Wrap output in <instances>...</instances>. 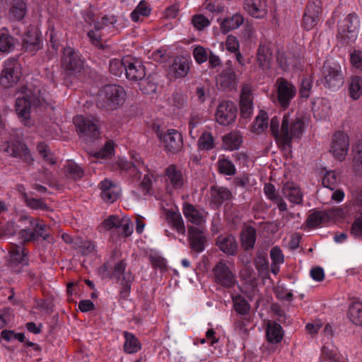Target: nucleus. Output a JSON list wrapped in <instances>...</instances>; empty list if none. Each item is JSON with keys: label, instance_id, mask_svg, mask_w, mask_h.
Here are the masks:
<instances>
[{"label": "nucleus", "instance_id": "31", "mask_svg": "<svg viewBox=\"0 0 362 362\" xmlns=\"http://www.w3.org/2000/svg\"><path fill=\"white\" fill-rule=\"evenodd\" d=\"M348 95L353 100H357L362 96V77L353 75L347 79Z\"/></svg>", "mask_w": 362, "mask_h": 362}, {"label": "nucleus", "instance_id": "39", "mask_svg": "<svg viewBox=\"0 0 362 362\" xmlns=\"http://www.w3.org/2000/svg\"><path fill=\"white\" fill-rule=\"evenodd\" d=\"M223 148L228 151H234L240 148L243 139L238 132H232L223 137Z\"/></svg>", "mask_w": 362, "mask_h": 362}, {"label": "nucleus", "instance_id": "3", "mask_svg": "<svg viewBox=\"0 0 362 362\" xmlns=\"http://www.w3.org/2000/svg\"><path fill=\"white\" fill-rule=\"evenodd\" d=\"M21 90L23 95L18 97L16 100V112L24 125L30 126L31 107H38L42 105L40 90L28 86L22 87Z\"/></svg>", "mask_w": 362, "mask_h": 362}, {"label": "nucleus", "instance_id": "41", "mask_svg": "<svg viewBox=\"0 0 362 362\" xmlns=\"http://www.w3.org/2000/svg\"><path fill=\"white\" fill-rule=\"evenodd\" d=\"M321 357L331 362H348V359L340 354L338 349L332 344L322 348Z\"/></svg>", "mask_w": 362, "mask_h": 362}, {"label": "nucleus", "instance_id": "10", "mask_svg": "<svg viewBox=\"0 0 362 362\" xmlns=\"http://www.w3.org/2000/svg\"><path fill=\"white\" fill-rule=\"evenodd\" d=\"M62 66L71 75L80 72L83 67V62L79 54L71 47H65L62 57Z\"/></svg>", "mask_w": 362, "mask_h": 362}, {"label": "nucleus", "instance_id": "11", "mask_svg": "<svg viewBox=\"0 0 362 362\" xmlns=\"http://www.w3.org/2000/svg\"><path fill=\"white\" fill-rule=\"evenodd\" d=\"M349 148V139L346 134L342 132H336L329 148V152L334 158L343 161Z\"/></svg>", "mask_w": 362, "mask_h": 362}, {"label": "nucleus", "instance_id": "19", "mask_svg": "<svg viewBox=\"0 0 362 362\" xmlns=\"http://www.w3.org/2000/svg\"><path fill=\"white\" fill-rule=\"evenodd\" d=\"M188 239L190 247L194 251L200 253L204 250L207 239L205 230L202 227H189Z\"/></svg>", "mask_w": 362, "mask_h": 362}, {"label": "nucleus", "instance_id": "16", "mask_svg": "<svg viewBox=\"0 0 362 362\" xmlns=\"http://www.w3.org/2000/svg\"><path fill=\"white\" fill-rule=\"evenodd\" d=\"M166 189L169 192L181 189L185 182L182 171L175 165H169L165 170Z\"/></svg>", "mask_w": 362, "mask_h": 362}, {"label": "nucleus", "instance_id": "62", "mask_svg": "<svg viewBox=\"0 0 362 362\" xmlns=\"http://www.w3.org/2000/svg\"><path fill=\"white\" fill-rule=\"evenodd\" d=\"M193 57L196 62L201 64L208 59V53L204 47L197 45L193 49Z\"/></svg>", "mask_w": 362, "mask_h": 362}, {"label": "nucleus", "instance_id": "22", "mask_svg": "<svg viewBox=\"0 0 362 362\" xmlns=\"http://www.w3.org/2000/svg\"><path fill=\"white\" fill-rule=\"evenodd\" d=\"M100 197L102 199L107 203H113L119 197L121 193L120 187L112 181L105 179L99 184Z\"/></svg>", "mask_w": 362, "mask_h": 362}, {"label": "nucleus", "instance_id": "38", "mask_svg": "<svg viewBox=\"0 0 362 362\" xmlns=\"http://www.w3.org/2000/svg\"><path fill=\"white\" fill-rule=\"evenodd\" d=\"M124 351L128 354L137 353L141 349V344L139 339L132 333L124 332Z\"/></svg>", "mask_w": 362, "mask_h": 362}, {"label": "nucleus", "instance_id": "46", "mask_svg": "<svg viewBox=\"0 0 362 362\" xmlns=\"http://www.w3.org/2000/svg\"><path fill=\"white\" fill-rule=\"evenodd\" d=\"M15 47V39L8 33L6 28L0 30V51L8 52Z\"/></svg>", "mask_w": 362, "mask_h": 362}, {"label": "nucleus", "instance_id": "35", "mask_svg": "<svg viewBox=\"0 0 362 362\" xmlns=\"http://www.w3.org/2000/svg\"><path fill=\"white\" fill-rule=\"evenodd\" d=\"M282 192L291 202L296 204H301L303 195L299 187L294 182H286L282 188Z\"/></svg>", "mask_w": 362, "mask_h": 362}, {"label": "nucleus", "instance_id": "14", "mask_svg": "<svg viewBox=\"0 0 362 362\" xmlns=\"http://www.w3.org/2000/svg\"><path fill=\"white\" fill-rule=\"evenodd\" d=\"M157 135L163 146L168 152L175 153L182 146V135L176 129H170L165 132H158Z\"/></svg>", "mask_w": 362, "mask_h": 362}, {"label": "nucleus", "instance_id": "58", "mask_svg": "<svg viewBox=\"0 0 362 362\" xmlns=\"http://www.w3.org/2000/svg\"><path fill=\"white\" fill-rule=\"evenodd\" d=\"M218 165L221 173L227 175H233L235 174V167L230 160L226 158L219 159Z\"/></svg>", "mask_w": 362, "mask_h": 362}, {"label": "nucleus", "instance_id": "44", "mask_svg": "<svg viewBox=\"0 0 362 362\" xmlns=\"http://www.w3.org/2000/svg\"><path fill=\"white\" fill-rule=\"evenodd\" d=\"M151 13L150 5L145 1H141L131 13V19L134 22H139L143 18L148 16Z\"/></svg>", "mask_w": 362, "mask_h": 362}, {"label": "nucleus", "instance_id": "37", "mask_svg": "<svg viewBox=\"0 0 362 362\" xmlns=\"http://www.w3.org/2000/svg\"><path fill=\"white\" fill-rule=\"evenodd\" d=\"M189 71V63L184 58H176L170 68V71L175 78H184Z\"/></svg>", "mask_w": 362, "mask_h": 362}, {"label": "nucleus", "instance_id": "47", "mask_svg": "<svg viewBox=\"0 0 362 362\" xmlns=\"http://www.w3.org/2000/svg\"><path fill=\"white\" fill-rule=\"evenodd\" d=\"M243 247L246 249L253 248L256 240V231L252 227L245 228L240 235Z\"/></svg>", "mask_w": 362, "mask_h": 362}, {"label": "nucleus", "instance_id": "63", "mask_svg": "<svg viewBox=\"0 0 362 362\" xmlns=\"http://www.w3.org/2000/svg\"><path fill=\"white\" fill-rule=\"evenodd\" d=\"M350 62L355 69L362 71V51L353 50L350 54Z\"/></svg>", "mask_w": 362, "mask_h": 362}, {"label": "nucleus", "instance_id": "52", "mask_svg": "<svg viewBox=\"0 0 362 362\" xmlns=\"http://www.w3.org/2000/svg\"><path fill=\"white\" fill-rule=\"evenodd\" d=\"M134 162L132 164L131 163L122 159L119 161V166L121 168L125 170H131L132 172L137 171L138 173L141 174L142 170L144 172L146 171V166H144V163L141 160H137L136 158H134Z\"/></svg>", "mask_w": 362, "mask_h": 362}, {"label": "nucleus", "instance_id": "2", "mask_svg": "<svg viewBox=\"0 0 362 362\" xmlns=\"http://www.w3.org/2000/svg\"><path fill=\"white\" fill-rule=\"evenodd\" d=\"M127 93L119 85L109 84L102 87L94 95V103L99 108L114 111L121 107L126 102Z\"/></svg>", "mask_w": 362, "mask_h": 362}, {"label": "nucleus", "instance_id": "21", "mask_svg": "<svg viewBox=\"0 0 362 362\" xmlns=\"http://www.w3.org/2000/svg\"><path fill=\"white\" fill-rule=\"evenodd\" d=\"M73 121L80 141L87 145L86 151L90 155L88 151V143L90 141V119L83 115H76Z\"/></svg>", "mask_w": 362, "mask_h": 362}, {"label": "nucleus", "instance_id": "6", "mask_svg": "<svg viewBox=\"0 0 362 362\" xmlns=\"http://www.w3.org/2000/svg\"><path fill=\"white\" fill-rule=\"evenodd\" d=\"M212 273L215 283L222 287L233 288L238 284L235 272L223 259L215 264Z\"/></svg>", "mask_w": 362, "mask_h": 362}, {"label": "nucleus", "instance_id": "33", "mask_svg": "<svg viewBox=\"0 0 362 362\" xmlns=\"http://www.w3.org/2000/svg\"><path fill=\"white\" fill-rule=\"evenodd\" d=\"M341 213L340 209H337L332 211L330 214H327L325 211H317L311 214L308 219V226L312 228L319 226L320 225L326 223L331 216H334L336 214Z\"/></svg>", "mask_w": 362, "mask_h": 362}, {"label": "nucleus", "instance_id": "64", "mask_svg": "<svg viewBox=\"0 0 362 362\" xmlns=\"http://www.w3.org/2000/svg\"><path fill=\"white\" fill-rule=\"evenodd\" d=\"M139 89L144 94H151L156 90V83L149 81L148 78H144L139 83Z\"/></svg>", "mask_w": 362, "mask_h": 362}, {"label": "nucleus", "instance_id": "17", "mask_svg": "<svg viewBox=\"0 0 362 362\" xmlns=\"http://www.w3.org/2000/svg\"><path fill=\"white\" fill-rule=\"evenodd\" d=\"M42 48L40 34L33 26H29L25 32L22 42V49L34 54Z\"/></svg>", "mask_w": 362, "mask_h": 362}, {"label": "nucleus", "instance_id": "4", "mask_svg": "<svg viewBox=\"0 0 362 362\" xmlns=\"http://www.w3.org/2000/svg\"><path fill=\"white\" fill-rule=\"evenodd\" d=\"M360 20L356 13H349L339 21L337 39L343 44L354 42L358 37Z\"/></svg>", "mask_w": 362, "mask_h": 362}, {"label": "nucleus", "instance_id": "53", "mask_svg": "<svg viewBox=\"0 0 362 362\" xmlns=\"http://www.w3.org/2000/svg\"><path fill=\"white\" fill-rule=\"evenodd\" d=\"M22 197L27 206L31 209L48 210L47 205L42 199L30 198L25 192L22 193Z\"/></svg>", "mask_w": 362, "mask_h": 362}, {"label": "nucleus", "instance_id": "59", "mask_svg": "<svg viewBox=\"0 0 362 362\" xmlns=\"http://www.w3.org/2000/svg\"><path fill=\"white\" fill-rule=\"evenodd\" d=\"M267 117L265 112H261L258 115L252 125V131L256 133L263 132L267 127Z\"/></svg>", "mask_w": 362, "mask_h": 362}, {"label": "nucleus", "instance_id": "55", "mask_svg": "<svg viewBox=\"0 0 362 362\" xmlns=\"http://www.w3.org/2000/svg\"><path fill=\"white\" fill-rule=\"evenodd\" d=\"M192 24L197 30H203L210 25L209 19L203 14H195L192 17Z\"/></svg>", "mask_w": 362, "mask_h": 362}, {"label": "nucleus", "instance_id": "32", "mask_svg": "<svg viewBox=\"0 0 362 362\" xmlns=\"http://www.w3.org/2000/svg\"><path fill=\"white\" fill-rule=\"evenodd\" d=\"M27 13V5L25 0H13L8 10V18L11 21H22Z\"/></svg>", "mask_w": 362, "mask_h": 362}, {"label": "nucleus", "instance_id": "18", "mask_svg": "<svg viewBox=\"0 0 362 362\" xmlns=\"http://www.w3.org/2000/svg\"><path fill=\"white\" fill-rule=\"evenodd\" d=\"M4 151L12 157L21 159L28 165H33L35 160L27 146L20 141L8 144Z\"/></svg>", "mask_w": 362, "mask_h": 362}, {"label": "nucleus", "instance_id": "26", "mask_svg": "<svg viewBox=\"0 0 362 362\" xmlns=\"http://www.w3.org/2000/svg\"><path fill=\"white\" fill-rule=\"evenodd\" d=\"M182 211L186 219L194 225L202 226L206 221V213L190 204L185 203Z\"/></svg>", "mask_w": 362, "mask_h": 362}, {"label": "nucleus", "instance_id": "34", "mask_svg": "<svg viewBox=\"0 0 362 362\" xmlns=\"http://www.w3.org/2000/svg\"><path fill=\"white\" fill-rule=\"evenodd\" d=\"M257 60L259 67L267 74V71L271 67L272 60V53L267 45H259L257 54Z\"/></svg>", "mask_w": 362, "mask_h": 362}, {"label": "nucleus", "instance_id": "61", "mask_svg": "<svg viewBox=\"0 0 362 362\" xmlns=\"http://www.w3.org/2000/svg\"><path fill=\"white\" fill-rule=\"evenodd\" d=\"M124 216V215L122 214L110 216L103 222L102 226L105 229L107 230H110L113 228H119V226L121 225Z\"/></svg>", "mask_w": 362, "mask_h": 362}, {"label": "nucleus", "instance_id": "15", "mask_svg": "<svg viewBox=\"0 0 362 362\" xmlns=\"http://www.w3.org/2000/svg\"><path fill=\"white\" fill-rule=\"evenodd\" d=\"M21 76L20 65L16 61L6 62L0 76V84L9 88L16 84Z\"/></svg>", "mask_w": 362, "mask_h": 362}, {"label": "nucleus", "instance_id": "27", "mask_svg": "<svg viewBox=\"0 0 362 362\" xmlns=\"http://www.w3.org/2000/svg\"><path fill=\"white\" fill-rule=\"evenodd\" d=\"M240 115L245 118H248L252 113L253 104L252 96V88L249 85H244L240 95Z\"/></svg>", "mask_w": 362, "mask_h": 362}, {"label": "nucleus", "instance_id": "49", "mask_svg": "<svg viewBox=\"0 0 362 362\" xmlns=\"http://www.w3.org/2000/svg\"><path fill=\"white\" fill-rule=\"evenodd\" d=\"M153 177V175L150 173H147L144 175L138 187L139 195L146 197L147 195H152L153 194L152 182Z\"/></svg>", "mask_w": 362, "mask_h": 362}, {"label": "nucleus", "instance_id": "25", "mask_svg": "<svg viewBox=\"0 0 362 362\" xmlns=\"http://www.w3.org/2000/svg\"><path fill=\"white\" fill-rule=\"evenodd\" d=\"M230 64V62H227L229 67L223 70L216 78L218 86L223 90H232L238 85L236 74Z\"/></svg>", "mask_w": 362, "mask_h": 362}, {"label": "nucleus", "instance_id": "36", "mask_svg": "<svg viewBox=\"0 0 362 362\" xmlns=\"http://www.w3.org/2000/svg\"><path fill=\"white\" fill-rule=\"evenodd\" d=\"M284 330L281 326L274 322H269L267 326L266 337L269 343L278 344L284 337Z\"/></svg>", "mask_w": 362, "mask_h": 362}, {"label": "nucleus", "instance_id": "43", "mask_svg": "<svg viewBox=\"0 0 362 362\" xmlns=\"http://www.w3.org/2000/svg\"><path fill=\"white\" fill-rule=\"evenodd\" d=\"M11 261L23 265L28 264V257L25 249L22 245H12L10 249Z\"/></svg>", "mask_w": 362, "mask_h": 362}, {"label": "nucleus", "instance_id": "51", "mask_svg": "<svg viewBox=\"0 0 362 362\" xmlns=\"http://www.w3.org/2000/svg\"><path fill=\"white\" fill-rule=\"evenodd\" d=\"M114 153L115 143L112 140H108L101 149L94 154H92V156L98 159H107L110 158L114 155Z\"/></svg>", "mask_w": 362, "mask_h": 362}, {"label": "nucleus", "instance_id": "7", "mask_svg": "<svg viewBox=\"0 0 362 362\" xmlns=\"http://www.w3.org/2000/svg\"><path fill=\"white\" fill-rule=\"evenodd\" d=\"M322 75L324 85L330 89H338L343 83V74L339 63L332 60L325 61Z\"/></svg>", "mask_w": 362, "mask_h": 362}, {"label": "nucleus", "instance_id": "8", "mask_svg": "<svg viewBox=\"0 0 362 362\" xmlns=\"http://www.w3.org/2000/svg\"><path fill=\"white\" fill-rule=\"evenodd\" d=\"M117 22V18L115 15L104 16L101 18L94 21V30L101 33L99 35L92 33V46H98V40L101 37L102 34L118 31L119 28L116 25ZM92 33L93 32L92 31Z\"/></svg>", "mask_w": 362, "mask_h": 362}, {"label": "nucleus", "instance_id": "1", "mask_svg": "<svg viewBox=\"0 0 362 362\" xmlns=\"http://www.w3.org/2000/svg\"><path fill=\"white\" fill-rule=\"evenodd\" d=\"M280 118L274 117L270 123V129L277 143L283 146H290L294 138H300L304 132V121L300 117L291 118L285 115L281 120L279 129Z\"/></svg>", "mask_w": 362, "mask_h": 362}, {"label": "nucleus", "instance_id": "23", "mask_svg": "<svg viewBox=\"0 0 362 362\" xmlns=\"http://www.w3.org/2000/svg\"><path fill=\"white\" fill-rule=\"evenodd\" d=\"M243 8L255 18H264L268 13L266 0H245Z\"/></svg>", "mask_w": 362, "mask_h": 362}, {"label": "nucleus", "instance_id": "5", "mask_svg": "<svg viewBox=\"0 0 362 362\" xmlns=\"http://www.w3.org/2000/svg\"><path fill=\"white\" fill-rule=\"evenodd\" d=\"M25 218L28 221L30 226L21 230L19 232V235L23 242H34L40 238L48 242L52 240L50 228L45 224L43 221L31 217H25Z\"/></svg>", "mask_w": 362, "mask_h": 362}, {"label": "nucleus", "instance_id": "20", "mask_svg": "<svg viewBox=\"0 0 362 362\" xmlns=\"http://www.w3.org/2000/svg\"><path fill=\"white\" fill-rule=\"evenodd\" d=\"M320 7L319 2L310 1L308 4L302 21V26L307 30L313 29L319 22Z\"/></svg>", "mask_w": 362, "mask_h": 362}, {"label": "nucleus", "instance_id": "30", "mask_svg": "<svg viewBox=\"0 0 362 362\" xmlns=\"http://www.w3.org/2000/svg\"><path fill=\"white\" fill-rule=\"evenodd\" d=\"M277 61L284 71H296L301 69L300 59L290 53H279L277 56Z\"/></svg>", "mask_w": 362, "mask_h": 362}, {"label": "nucleus", "instance_id": "24", "mask_svg": "<svg viewBox=\"0 0 362 362\" xmlns=\"http://www.w3.org/2000/svg\"><path fill=\"white\" fill-rule=\"evenodd\" d=\"M125 68L126 76L129 80L141 81L146 75L145 68L141 62L137 59L127 57Z\"/></svg>", "mask_w": 362, "mask_h": 362}, {"label": "nucleus", "instance_id": "13", "mask_svg": "<svg viewBox=\"0 0 362 362\" xmlns=\"http://www.w3.org/2000/svg\"><path fill=\"white\" fill-rule=\"evenodd\" d=\"M276 86L279 103L283 107H287L296 95L295 86L284 78H279L276 81Z\"/></svg>", "mask_w": 362, "mask_h": 362}, {"label": "nucleus", "instance_id": "50", "mask_svg": "<svg viewBox=\"0 0 362 362\" xmlns=\"http://www.w3.org/2000/svg\"><path fill=\"white\" fill-rule=\"evenodd\" d=\"M198 148L202 151H210L214 148V139L210 132L202 133L198 139Z\"/></svg>", "mask_w": 362, "mask_h": 362}, {"label": "nucleus", "instance_id": "9", "mask_svg": "<svg viewBox=\"0 0 362 362\" xmlns=\"http://www.w3.org/2000/svg\"><path fill=\"white\" fill-rule=\"evenodd\" d=\"M163 215L167 223L178 233L185 235V226L178 207L173 203L163 206Z\"/></svg>", "mask_w": 362, "mask_h": 362}, {"label": "nucleus", "instance_id": "57", "mask_svg": "<svg viewBox=\"0 0 362 362\" xmlns=\"http://www.w3.org/2000/svg\"><path fill=\"white\" fill-rule=\"evenodd\" d=\"M127 57L124 58L122 61L119 59H112L110 62V71L116 76H120L125 69L127 66Z\"/></svg>", "mask_w": 362, "mask_h": 362}, {"label": "nucleus", "instance_id": "29", "mask_svg": "<svg viewBox=\"0 0 362 362\" xmlns=\"http://www.w3.org/2000/svg\"><path fill=\"white\" fill-rule=\"evenodd\" d=\"M240 277L245 281V286L242 288L243 292L245 293L249 298L255 296V287L257 284V279L252 269L248 267H245L240 272Z\"/></svg>", "mask_w": 362, "mask_h": 362}, {"label": "nucleus", "instance_id": "42", "mask_svg": "<svg viewBox=\"0 0 362 362\" xmlns=\"http://www.w3.org/2000/svg\"><path fill=\"white\" fill-rule=\"evenodd\" d=\"M211 196L212 202L216 206H220L230 199L231 193L225 187H213L211 189Z\"/></svg>", "mask_w": 362, "mask_h": 362}, {"label": "nucleus", "instance_id": "40", "mask_svg": "<svg viewBox=\"0 0 362 362\" xmlns=\"http://www.w3.org/2000/svg\"><path fill=\"white\" fill-rule=\"evenodd\" d=\"M244 21L242 15L235 13L230 17L226 18L220 22L221 30L223 33H226L230 30L238 28Z\"/></svg>", "mask_w": 362, "mask_h": 362}, {"label": "nucleus", "instance_id": "54", "mask_svg": "<svg viewBox=\"0 0 362 362\" xmlns=\"http://www.w3.org/2000/svg\"><path fill=\"white\" fill-rule=\"evenodd\" d=\"M37 151L47 163L51 165H54L56 163L55 159L52 156L50 148L45 142H40L37 144Z\"/></svg>", "mask_w": 362, "mask_h": 362}, {"label": "nucleus", "instance_id": "28", "mask_svg": "<svg viewBox=\"0 0 362 362\" xmlns=\"http://www.w3.org/2000/svg\"><path fill=\"white\" fill-rule=\"evenodd\" d=\"M216 245L221 252L227 255H235L238 251V243L232 235L223 234L216 239Z\"/></svg>", "mask_w": 362, "mask_h": 362}, {"label": "nucleus", "instance_id": "45", "mask_svg": "<svg viewBox=\"0 0 362 362\" xmlns=\"http://www.w3.org/2000/svg\"><path fill=\"white\" fill-rule=\"evenodd\" d=\"M347 315L353 324L362 325V303L358 301L351 303Z\"/></svg>", "mask_w": 362, "mask_h": 362}, {"label": "nucleus", "instance_id": "12", "mask_svg": "<svg viewBox=\"0 0 362 362\" xmlns=\"http://www.w3.org/2000/svg\"><path fill=\"white\" fill-rule=\"evenodd\" d=\"M237 113V107L233 102L222 101L216 109L215 118L219 124L227 126L235 121Z\"/></svg>", "mask_w": 362, "mask_h": 362}, {"label": "nucleus", "instance_id": "48", "mask_svg": "<svg viewBox=\"0 0 362 362\" xmlns=\"http://www.w3.org/2000/svg\"><path fill=\"white\" fill-rule=\"evenodd\" d=\"M353 169L357 175L362 176V141L354 148Z\"/></svg>", "mask_w": 362, "mask_h": 362}, {"label": "nucleus", "instance_id": "56", "mask_svg": "<svg viewBox=\"0 0 362 362\" xmlns=\"http://www.w3.org/2000/svg\"><path fill=\"white\" fill-rule=\"evenodd\" d=\"M338 180L334 171L327 170L322 178V185L325 187L334 190L337 185Z\"/></svg>", "mask_w": 362, "mask_h": 362}, {"label": "nucleus", "instance_id": "60", "mask_svg": "<svg viewBox=\"0 0 362 362\" xmlns=\"http://www.w3.org/2000/svg\"><path fill=\"white\" fill-rule=\"evenodd\" d=\"M233 303L235 311L241 315H245L250 310L249 303L240 296L233 298Z\"/></svg>", "mask_w": 362, "mask_h": 362}]
</instances>
